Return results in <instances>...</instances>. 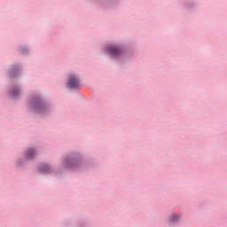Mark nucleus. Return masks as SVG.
Segmentation results:
<instances>
[{
	"instance_id": "obj_1",
	"label": "nucleus",
	"mask_w": 227,
	"mask_h": 227,
	"mask_svg": "<svg viewBox=\"0 0 227 227\" xmlns=\"http://www.w3.org/2000/svg\"><path fill=\"white\" fill-rule=\"evenodd\" d=\"M67 86L68 88H71V90H75L76 88L81 87V83L79 82V78L75 77V75L71 74L67 81Z\"/></svg>"
},
{
	"instance_id": "obj_2",
	"label": "nucleus",
	"mask_w": 227,
	"mask_h": 227,
	"mask_svg": "<svg viewBox=\"0 0 227 227\" xmlns=\"http://www.w3.org/2000/svg\"><path fill=\"white\" fill-rule=\"evenodd\" d=\"M107 51L109 54H112V56H120L121 50L116 46L110 45L107 47Z\"/></svg>"
},
{
	"instance_id": "obj_3",
	"label": "nucleus",
	"mask_w": 227,
	"mask_h": 227,
	"mask_svg": "<svg viewBox=\"0 0 227 227\" xmlns=\"http://www.w3.org/2000/svg\"><path fill=\"white\" fill-rule=\"evenodd\" d=\"M39 171L41 173H49V171H51V167H49V165H42L39 168Z\"/></svg>"
},
{
	"instance_id": "obj_4",
	"label": "nucleus",
	"mask_w": 227,
	"mask_h": 227,
	"mask_svg": "<svg viewBox=\"0 0 227 227\" xmlns=\"http://www.w3.org/2000/svg\"><path fill=\"white\" fill-rule=\"evenodd\" d=\"M35 153V150L33 149L28 150L26 154L27 159H32Z\"/></svg>"
},
{
	"instance_id": "obj_5",
	"label": "nucleus",
	"mask_w": 227,
	"mask_h": 227,
	"mask_svg": "<svg viewBox=\"0 0 227 227\" xmlns=\"http://www.w3.org/2000/svg\"><path fill=\"white\" fill-rule=\"evenodd\" d=\"M178 219H180V215H173L170 221H171V223H176V221H178Z\"/></svg>"
},
{
	"instance_id": "obj_6",
	"label": "nucleus",
	"mask_w": 227,
	"mask_h": 227,
	"mask_svg": "<svg viewBox=\"0 0 227 227\" xmlns=\"http://www.w3.org/2000/svg\"><path fill=\"white\" fill-rule=\"evenodd\" d=\"M19 93H20L19 90H12L10 95L11 97H18Z\"/></svg>"
},
{
	"instance_id": "obj_7",
	"label": "nucleus",
	"mask_w": 227,
	"mask_h": 227,
	"mask_svg": "<svg viewBox=\"0 0 227 227\" xmlns=\"http://www.w3.org/2000/svg\"><path fill=\"white\" fill-rule=\"evenodd\" d=\"M35 107H36V109H38V111H42V109H43V104L37 103Z\"/></svg>"
}]
</instances>
